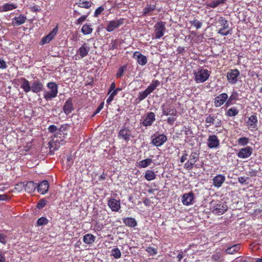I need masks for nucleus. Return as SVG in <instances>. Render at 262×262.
Returning <instances> with one entry per match:
<instances>
[{
    "label": "nucleus",
    "instance_id": "obj_1",
    "mask_svg": "<svg viewBox=\"0 0 262 262\" xmlns=\"http://www.w3.org/2000/svg\"><path fill=\"white\" fill-rule=\"evenodd\" d=\"M47 87L49 90L45 91L43 93V98L47 101L52 100L55 98L58 94V85L54 82H50L47 83Z\"/></svg>",
    "mask_w": 262,
    "mask_h": 262
},
{
    "label": "nucleus",
    "instance_id": "obj_2",
    "mask_svg": "<svg viewBox=\"0 0 262 262\" xmlns=\"http://www.w3.org/2000/svg\"><path fill=\"white\" fill-rule=\"evenodd\" d=\"M227 206L220 201H212L210 203V209L211 212L216 215L224 214L227 210Z\"/></svg>",
    "mask_w": 262,
    "mask_h": 262
},
{
    "label": "nucleus",
    "instance_id": "obj_3",
    "mask_svg": "<svg viewBox=\"0 0 262 262\" xmlns=\"http://www.w3.org/2000/svg\"><path fill=\"white\" fill-rule=\"evenodd\" d=\"M194 80L197 83H203L208 80L210 72L208 70L199 69L196 72L194 73Z\"/></svg>",
    "mask_w": 262,
    "mask_h": 262
},
{
    "label": "nucleus",
    "instance_id": "obj_4",
    "mask_svg": "<svg viewBox=\"0 0 262 262\" xmlns=\"http://www.w3.org/2000/svg\"><path fill=\"white\" fill-rule=\"evenodd\" d=\"M155 38L160 39L164 35L166 31L165 23L163 21H159L155 26Z\"/></svg>",
    "mask_w": 262,
    "mask_h": 262
},
{
    "label": "nucleus",
    "instance_id": "obj_5",
    "mask_svg": "<svg viewBox=\"0 0 262 262\" xmlns=\"http://www.w3.org/2000/svg\"><path fill=\"white\" fill-rule=\"evenodd\" d=\"M240 73L237 69H232L227 74V78L228 82L231 84H235L238 81Z\"/></svg>",
    "mask_w": 262,
    "mask_h": 262
},
{
    "label": "nucleus",
    "instance_id": "obj_6",
    "mask_svg": "<svg viewBox=\"0 0 262 262\" xmlns=\"http://www.w3.org/2000/svg\"><path fill=\"white\" fill-rule=\"evenodd\" d=\"M253 148L250 146H246L239 149L236 155L239 158L247 159L251 156Z\"/></svg>",
    "mask_w": 262,
    "mask_h": 262
},
{
    "label": "nucleus",
    "instance_id": "obj_7",
    "mask_svg": "<svg viewBox=\"0 0 262 262\" xmlns=\"http://www.w3.org/2000/svg\"><path fill=\"white\" fill-rule=\"evenodd\" d=\"M124 19L120 18L119 19L112 20L108 23L106 30L107 32H111L119 28L123 24Z\"/></svg>",
    "mask_w": 262,
    "mask_h": 262
},
{
    "label": "nucleus",
    "instance_id": "obj_8",
    "mask_svg": "<svg viewBox=\"0 0 262 262\" xmlns=\"http://www.w3.org/2000/svg\"><path fill=\"white\" fill-rule=\"evenodd\" d=\"M167 140V137L164 134L154 135L151 140V143L157 147L162 146Z\"/></svg>",
    "mask_w": 262,
    "mask_h": 262
},
{
    "label": "nucleus",
    "instance_id": "obj_9",
    "mask_svg": "<svg viewBox=\"0 0 262 262\" xmlns=\"http://www.w3.org/2000/svg\"><path fill=\"white\" fill-rule=\"evenodd\" d=\"M118 137L119 139L123 140L126 142H128L133 136L130 133V130L127 128L124 127L119 130Z\"/></svg>",
    "mask_w": 262,
    "mask_h": 262
},
{
    "label": "nucleus",
    "instance_id": "obj_10",
    "mask_svg": "<svg viewBox=\"0 0 262 262\" xmlns=\"http://www.w3.org/2000/svg\"><path fill=\"white\" fill-rule=\"evenodd\" d=\"M107 205L112 211L117 212L121 208L120 201L114 198H110L107 200Z\"/></svg>",
    "mask_w": 262,
    "mask_h": 262
},
{
    "label": "nucleus",
    "instance_id": "obj_11",
    "mask_svg": "<svg viewBox=\"0 0 262 262\" xmlns=\"http://www.w3.org/2000/svg\"><path fill=\"white\" fill-rule=\"evenodd\" d=\"M228 96L226 93H222L216 96L214 99V104L216 107L221 106L225 102H227Z\"/></svg>",
    "mask_w": 262,
    "mask_h": 262
},
{
    "label": "nucleus",
    "instance_id": "obj_12",
    "mask_svg": "<svg viewBox=\"0 0 262 262\" xmlns=\"http://www.w3.org/2000/svg\"><path fill=\"white\" fill-rule=\"evenodd\" d=\"M220 141L215 135H210L207 139V145L210 148H216L219 146Z\"/></svg>",
    "mask_w": 262,
    "mask_h": 262
},
{
    "label": "nucleus",
    "instance_id": "obj_13",
    "mask_svg": "<svg viewBox=\"0 0 262 262\" xmlns=\"http://www.w3.org/2000/svg\"><path fill=\"white\" fill-rule=\"evenodd\" d=\"M194 194L192 192L184 193L182 197V202L184 205L189 206L193 203Z\"/></svg>",
    "mask_w": 262,
    "mask_h": 262
},
{
    "label": "nucleus",
    "instance_id": "obj_14",
    "mask_svg": "<svg viewBox=\"0 0 262 262\" xmlns=\"http://www.w3.org/2000/svg\"><path fill=\"white\" fill-rule=\"evenodd\" d=\"M162 114L165 116H175L177 111L172 107L168 106L166 104H163L161 106Z\"/></svg>",
    "mask_w": 262,
    "mask_h": 262
},
{
    "label": "nucleus",
    "instance_id": "obj_15",
    "mask_svg": "<svg viewBox=\"0 0 262 262\" xmlns=\"http://www.w3.org/2000/svg\"><path fill=\"white\" fill-rule=\"evenodd\" d=\"M43 87L42 83L38 79L31 83V91L34 93H38L42 91Z\"/></svg>",
    "mask_w": 262,
    "mask_h": 262
},
{
    "label": "nucleus",
    "instance_id": "obj_16",
    "mask_svg": "<svg viewBox=\"0 0 262 262\" xmlns=\"http://www.w3.org/2000/svg\"><path fill=\"white\" fill-rule=\"evenodd\" d=\"M90 51L88 44L84 43L77 50V54L80 56V58L86 56Z\"/></svg>",
    "mask_w": 262,
    "mask_h": 262
},
{
    "label": "nucleus",
    "instance_id": "obj_17",
    "mask_svg": "<svg viewBox=\"0 0 262 262\" xmlns=\"http://www.w3.org/2000/svg\"><path fill=\"white\" fill-rule=\"evenodd\" d=\"M155 121V115L153 112L148 113L142 122V124L144 126H149L152 125Z\"/></svg>",
    "mask_w": 262,
    "mask_h": 262
},
{
    "label": "nucleus",
    "instance_id": "obj_18",
    "mask_svg": "<svg viewBox=\"0 0 262 262\" xmlns=\"http://www.w3.org/2000/svg\"><path fill=\"white\" fill-rule=\"evenodd\" d=\"M133 57L134 59L137 60L140 65L144 66L147 63V60L146 57L142 55L140 52H135Z\"/></svg>",
    "mask_w": 262,
    "mask_h": 262
},
{
    "label": "nucleus",
    "instance_id": "obj_19",
    "mask_svg": "<svg viewBox=\"0 0 262 262\" xmlns=\"http://www.w3.org/2000/svg\"><path fill=\"white\" fill-rule=\"evenodd\" d=\"M225 180L226 178L224 175L221 174H217L213 179V184L214 187L220 188L225 182Z\"/></svg>",
    "mask_w": 262,
    "mask_h": 262
},
{
    "label": "nucleus",
    "instance_id": "obj_20",
    "mask_svg": "<svg viewBox=\"0 0 262 262\" xmlns=\"http://www.w3.org/2000/svg\"><path fill=\"white\" fill-rule=\"evenodd\" d=\"M37 191L42 194L47 192L49 189V183L47 181L44 180L37 184Z\"/></svg>",
    "mask_w": 262,
    "mask_h": 262
},
{
    "label": "nucleus",
    "instance_id": "obj_21",
    "mask_svg": "<svg viewBox=\"0 0 262 262\" xmlns=\"http://www.w3.org/2000/svg\"><path fill=\"white\" fill-rule=\"evenodd\" d=\"M27 20V17L24 14H20L18 16H15L12 19V25L13 26H18L24 24Z\"/></svg>",
    "mask_w": 262,
    "mask_h": 262
},
{
    "label": "nucleus",
    "instance_id": "obj_22",
    "mask_svg": "<svg viewBox=\"0 0 262 262\" xmlns=\"http://www.w3.org/2000/svg\"><path fill=\"white\" fill-rule=\"evenodd\" d=\"M57 33V27L54 28L48 35L41 39L42 45L49 42Z\"/></svg>",
    "mask_w": 262,
    "mask_h": 262
},
{
    "label": "nucleus",
    "instance_id": "obj_23",
    "mask_svg": "<svg viewBox=\"0 0 262 262\" xmlns=\"http://www.w3.org/2000/svg\"><path fill=\"white\" fill-rule=\"evenodd\" d=\"M60 145V142L57 139L56 140L53 139L52 141H50L48 143V147L50 148V152L53 154L55 151L59 148Z\"/></svg>",
    "mask_w": 262,
    "mask_h": 262
},
{
    "label": "nucleus",
    "instance_id": "obj_24",
    "mask_svg": "<svg viewBox=\"0 0 262 262\" xmlns=\"http://www.w3.org/2000/svg\"><path fill=\"white\" fill-rule=\"evenodd\" d=\"M64 113L68 115L74 110V107L72 103V100L71 98L67 100L63 107Z\"/></svg>",
    "mask_w": 262,
    "mask_h": 262
},
{
    "label": "nucleus",
    "instance_id": "obj_25",
    "mask_svg": "<svg viewBox=\"0 0 262 262\" xmlns=\"http://www.w3.org/2000/svg\"><path fill=\"white\" fill-rule=\"evenodd\" d=\"M257 119L255 115L251 116L247 122V125L249 128L251 129H254L257 127Z\"/></svg>",
    "mask_w": 262,
    "mask_h": 262
},
{
    "label": "nucleus",
    "instance_id": "obj_26",
    "mask_svg": "<svg viewBox=\"0 0 262 262\" xmlns=\"http://www.w3.org/2000/svg\"><path fill=\"white\" fill-rule=\"evenodd\" d=\"M17 8V5L13 3H5L0 7V12L13 10Z\"/></svg>",
    "mask_w": 262,
    "mask_h": 262
},
{
    "label": "nucleus",
    "instance_id": "obj_27",
    "mask_svg": "<svg viewBox=\"0 0 262 262\" xmlns=\"http://www.w3.org/2000/svg\"><path fill=\"white\" fill-rule=\"evenodd\" d=\"M20 81V88L25 93H28L31 91V84L30 82L25 78H21Z\"/></svg>",
    "mask_w": 262,
    "mask_h": 262
},
{
    "label": "nucleus",
    "instance_id": "obj_28",
    "mask_svg": "<svg viewBox=\"0 0 262 262\" xmlns=\"http://www.w3.org/2000/svg\"><path fill=\"white\" fill-rule=\"evenodd\" d=\"M123 223L129 227L134 228L137 225L136 220L133 217H125L123 219Z\"/></svg>",
    "mask_w": 262,
    "mask_h": 262
},
{
    "label": "nucleus",
    "instance_id": "obj_29",
    "mask_svg": "<svg viewBox=\"0 0 262 262\" xmlns=\"http://www.w3.org/2000/svg\"><path fill=\"white\" fill-rule=\"evenodd\" d=\"M37 188V184L33 181H29L25 185V191L28 193H32Z\"/></svg>",
    "mask_w": 262,
    "mask_h": 262
},
{
    "label": "nucleus",
    "instance_id": "obj_30",
    "mask_svg": "<svg viewBox=\"0 0 262 262\" xmlns=\"http://www.w3.org/2000/svg\"><path fill=\"white\" fill-rule=\"evenodd\" d=\"M241 248L239 244H235L231 247H228L226 250V253L228 254H233L237 252Z\"/></svg>",
    "mask_w": 262,
    "mask_h": 262
},
{
    "label": "nucleus",
    "instance_id": "obj_31",
    "mask_svg": "<svg viewBox=\"0 0 262 262\" xmlns=\"http://www.w3.org/2000/svg\"><path fill=\"white\" fill-rule=\"evenodd\" d=\"M96 239V237L90 233L85 234L83 238V242L88 245L93 243Z\"/></svg>",
    "mask_w": 262,
    "mask_h": 262
},
{
    "label": "nucleus",
    "instance_id": "obj_32",
    "mask_svg": "<svg viewBox=\"0 0 262 262\" xmlns=\"http://www.w3.org/2000/svg\"><path fill=\"white\" fill-rule=\"evenodd\" d=\"M152 160L150 158H147L140 161L138 163V166L140 168H146L152 163Z\"/></svg>",
    "mask_w": 262,
    "mask_h": 262
},
{
    "label": "nucleus",
    "instance_id": "obj_33",
    "mask_svg": "<svg viewBox=\"0 0 262 262\" xmlns=\"http://www.w3.org/2000/svg\"><path fill=\"white\" fill-rule=\"evenodd\" d=\"M156 174L155 171L151 170H147L144 175L145 179L147 181H152L156 178Z\"/></svg>",
    "mask_w": 262,
    "mask_h": 262
},
{
    "label": "nucleus",
    "instance_id": "obj_34",
    "mask_svg": "<svg viewBox=\"0 0 262 262\" xmlns=\"http://www.w3.org/2000/svg\"><path fill=\"white\" fill-rule=\"evenodd\" d=\"M159 81H158V80H154L149 84V85L147 88L146 90L150 94L157 88V86L159 85Z\"/></svg>",
    "mask_w": 262,
    "mask_h": 262
},
{
    "label": "nucleus",
    "instance_id": "obj_35",
    "mask_svg": "<svg viewBox=\"0 0 262 262\" xmlns=\"http://www.w3.org/2000/svg\"><path fill=\"white\" fill-rule=\"evenodd\" d=\"M93 31L92 25L90 24H85L81 29V32L84 35L90 34Z\"/></svg>",
    "mask_w": 262,
    "mask_h": 262
},
{
    "label": "nucleus",
    "instance_id": "obj_36",
    "mask_svg": "<svg viewBox=\"0 0 262 262\" xmlns=\"http://www.w3.org/2000/svg\"><path fill=\"white\" fill-rule=\"evenodd\" d=\"M199 153L197 151H192L189 156L188 161L194 165L195 163L199 160Z\"/></svg>",
    "mask_w": 262,
    "mask_h": 262
},
{
    "label": "nucleus",
    "instance_id": "obj_37",
    "mask_svg": "<svg viewBox=\"0 0 262 262\" xmlns=\"http://www.w3.org/2000/svg\"><path fill=\"white\" fill-rule=\"evenodd\" d=\"M76 4L80 8L86 9H88L91 6V3L85 0H79Z\"/></svg>",
    "mask_w": 262,
    "mask_h": 262
},
{
    "label": "nucleus",
    "instance_id": "obj_38",
    "mask_svg": "<svg viewBox=\"0 0 262 262\" xmlns=\"http://www.w3.org/2000/svg\"><path fill=\"white\" fill-rule=\"evenodd\" d=\"M217 21L220 24V26L223 29H229V24L228 20L223 16H220Z\"/></svg>",
    "mask_w": 262,
    "mask_h": 262
},
{
    "label": "nucleus",
    "instance_id": "obj_39",
    "mask_svg": "<svg viewBox=\"0 0 262 262\" xmlns=\"http://www.w3.org/2000/svg\"><path fill=\"white\" fill-rule=\"evenodd\" d=\"M238 96V94L236 91H233L226 103V105L228 106L231 105L232 101L236 100Z\"/></svg>",
    "mask_w": 262,
    "mask_h": 262
},
{
    "label": "nucleus",
    "instance_id": "obj_40",
    "mask_svg": "<svg viewBox=\"0 0 262 262\" xmlns=\"http://www.w3.org/2000/svg\"><path fill=\"white\" fill-rule=\"evenodd\" d=\"M226 0H216L211 2L210 3L207 4V6L212 8H215L218 6L224 4Z\"/></svg>",
    "mask_w": 262,
    "mask_h": 262
},
{
    "label": "nucleus",
    "instance_id": "obj_41",
    "mask_svg": "<svg viewBox=\"0 0 262 262\" xmlns=\"http://www.w3.org/2000/svg\"><path fill=\"white\" fill-rule=\"evenodd\" d=\"M156 9L155 5H151L150 4H147L145 8L143 11V15H146L151 12L153 11Z\"/></svg>",
    "mask_w": 262,
    "mask_h": 262
},
{
    "label": "nucleus",
    "instance_id": "obj_42",
    "mask_svg": "<svg viewBox=\"0 0 262 262\" xmlns=\"http://www.w3.org/2000/svg\"><path fill=\"white\" fill-rule=\"evenodd\" d=\"M127 66L123 65L120 67L118 69V70L116 73V76L117 78H121L123 75L125 71L126 70Z\"/></svg>",
    "mask_w": 262,
    "mask_h": 262
},
{
    "label": "nucleus",
    "instance_id": "obj_43",
    "mask_svg": "<svg viewBox=\"0 0 262 262\" xmlns=\"http://www.w3.org/2000/svg\"><path fill=\"white\" fill-rule=\"evenodd\" d=\"M249 142V139L247 137H241L237 140L238 145L245 146Z\"/></svg>",
    "mask_w": 262,
    "mask_h": 262
},
{
    "label": "nucleus",
    "instance_id": "obj_44",
    "mask_svg": "<svg viewBox=\"0 0 262 262\" xmlns=\"http://www.w3.org/2000/svg\"><path fill=\"white\" fill-rule=\"evenodd\" d=\"M148 95H149V94L145 90L143 92H139L137 99L139 100V102H141L145 99Z\"/></svg>",
    "mask_w": 262,
    "mask_h": 262
},
{
    "label": "nucleus",
    "instance_id": "obj_45",
    "mask_svg": "<svg viewBox=\"0 0 262 262\" xmlns=\"http://www.w3.org/2000/svg\"><path fill=\"white\" fill-rule=\"evenodd\" d=\"M111 253L112 255L115 258H119L121 256V253L117 247L112 249Z\"/></svg>",
    "mask_w": 262,
    "mask_h": 262
},
{
    "label": "nucleus",
    "instance_id": "obj_46",
    "mask_svg": "<svg viewBox=\"0 0 262 262\" xmlns=\"http://www.w3.org/2000/svg\"><path fill=\"white\" fill-rule=\"evenodd\" d=\"M238 113V110L235 107H232L228 110L226 115L228 116L233 117L236 116Z\"/></svg>",
    "mask_w": 262,
    "mask_h": 262
},
{
    "label": "nucleus",
    "instance_id": "obj_47",
    "mask_svg": "<svg viewBox=\"0 0 262 262\" xmlns=\"http://www.w3.org/2000/svg\"><path fill=\"white\" fill-rule=\"evenodd\" d=\"M218 33L222 36H227L229 34H231V29H223V28H221L218 31Z\"/></svg>",
    "mask_w": 262,
    "mask_h": 262
},
{
    "label": "nucleus",
    "instance_id": "obj_48",
    "mask_svg": "<svg viewBox=\"0 0 262 262\" xmlns=\"http://www.w3.org/2000/svg\"><path fill=\"white\" fill-rule=\"evenodd\" d=\"M190 24L197 29L201 28L202 26V23L196 19H194L193 20L190 21Z\"/></svg>",
    "mask_w": 262,
    "mask_h": 262
},
{
    "label": "nucleus",
    "instance_id": "obj_49",
    "mask_svg": "<svg viewBox=\"0 0 262 262\" xmlns=\"http://www.w3.org/2000/svg\"><path fill=\"white\" fill-rule=\"evenodd\" d=\"M48 221L47 219L44 217H41L39 218L37 222V224L38 226L46 225L48 224Z\"/></svg>",
    "mask_w": 262,
    "mask_h": 262
},
{
    "label": "nucleus",
    "instance_id": "obj_50",
    "mask_svg": "<svg viewBox=\"0 0 262 262\" xmlns=\"http://www.w3.org/2000/svg\"><path fill=\"white\" fill-rule=\"evenodd\" d=\"M205 122L207 123H208V125H207V126H209L211 124H213L214 122V118L211 115L208 116L206 117L205 119Z\"/></svg>",
    "mask_w": 262,
    "mask_h": 262
},
{
    "label": "nucleus",
    "instance_id": "obj_51",
    "mask_svg": "<svg viewBox=\"0 0 262 262\" xmlns=\"http://www.w3.org/2000/svg\"><path fill=\"white\" fill-rule=\"evenodd\" d=\"M146 251L150 255H155L157 254V249L153 247H148L146 249Z\"/></svg>",
    "mask_w": 262,
    "mask_h": 262
},
{
    "label": "nucleus",
    "instance_id": "obj_52",
    "mask_svg": "<svg viewBox=\"0 0 262 262\" xmlns=\"http://www.w3.org/2000/svg\"><path fill=\"white\" fill-rule=\"evenodd\" d=\"M46 203V200H45V199H41L38 201L37 207L39 209H41L45 206Z\"/></svg>",
    "mask_w": 262,
    "mask_h": 262
},
{
    "label": "nucleus",
    "instance_id": "obj_53",
    "mask_svg": "<svg viewBox=\"0 0 262 262\" xmlns=\"http://www.w3.org/2000/svg\"><path fill=\"white\" fill-rule=\"evenodd\" d=\"M88 17V15H82L78 19H77L76 24L77 25L81 24L83 21L85 20Z\"/></svg>",
    "mask_w": 262,
    "mask_h": 262
},
{
    "label": "nucleus",
    "instance_id": "obj_54",
    "mask_svg": "<svg viewBox=\"0 0 262 262\" xmlns=\"http://www.w3.org/2000/svg\"><path fill=\"white\" fill-rule=\"evenodd\" d=\"M103 106H104V102H101L99 104V106L97 108V109L96 110V111L94 113V114H93L92 116L94 117L96 114L99 113L101 111V110L103 108Z\"/></svg>",
    "mask_w": 262,
    "mask_h": 262
},
{
    "label": "nucleus",
    "instance_id": "obj_55",
    "mask_svg": "<svg viewBox=\"0 0 262 262\" xmlns=\"http://www.w3.org/2000/svg\"><path fill=\"white\" fill-rule=\"evenodd\" d=\"M104 10V8L102 7H98L95 11L94 16L98 17Z\"/></svg>",
    "mask_w": 262,
    "mask_h": 262
},
{
    "label": "nucleus",
    "instance_id": "obj_56",
    "mask_svg": "<svg viewBox=\"0 0 262 262\" xmlns=\"http://www.w3.org/2000/svg\"><path fill=\"white\" fill-rule=\"evenodd\" d=\"M7 236L3 233H0V243L5 244L7 242Z\"/></svg>",
    "mask_w": 262,
    "mask_h": 262
},
{
    "label": "nucleus",
    "instance_id": "obj_57",
    "mask_svg": "<svg viewBox=\"0 0 262 262\" xmlns=\"http://www.w3.org/2000/svg\"><path fill=\"white\" fill-rule=\"evenodd\" d=\"M7 68L6 62L2 58H0V69H6Z\"/></svg>",
    "mask_w": 262,
    "mask_h": 262
},
{
    "label": "nucleus",
    "instance_id": "obj_58",
    "mask_svg": "<svg viewBox=\"0 0 262 262\" xmlns=\"http://www.w3.org/2000/svg\"><path fill=\"white\" fill-rule=\"evenodd\" d=\"M186 251H180L179 252L177 256V258L178 259V261H181L182 259L185 256Z\"/></svg>",
    "mask_w": 262,
    "mask_h": 262
},
{
    "label": "nucleus",
    "instance_id": "obj_59",
    "mask_svg": "<svg viewBox=\"0 0 262 262\" xmlns=\"http://www.w3.org/2000/svg\"><path fill=\"white\" fill-rule=\"evenodd\" d=\"M193 166L194 165H193L192 163L190 162L189 161L186 162V163L184 164V168L187 170H191L192 169Z\"/></svg>",
    "mask_w": 262,
    "mask_h": 262
},
{
    "label": "nucleus",
    "instance_id": "obj_60",
    "mask_svg": "<svg viewBox=\"0 0 262 262\" xmlns=\"http://www.w3.org/2000/svg\"><path fill=\"white\" fill-rule=\"evenodd\" d=\"M48 130L51 133H56L58 131V128L54 125H51L49 126Z\"/></svg>",
    "mask_w": 262,
    "mask_h": 262
},
{
    "label": "nucleus",
    "instance_id": "obj_61",
    "mask_svg": "<svg viewBox=\"0 0 262 262\" xmlns=\"http://www.w3.org/2000/svg\"><path fill=\"white\" fill-rule=\"evenodd\" d=\"M212 258L215 261L219 260L221 258V254L219 252H217L212 255Z\"/></svg>",
    "mask_w": 262,
    "mask_h": 262
},
{
    "label": "nucleus",
    "instance_id": "obj_62",
    "mask_svg": "<svg viewBox=\"0 0 262 262\" xmlns=\"http://www.w3.org/2000/svg\"><path fill=\"white\" fill-rule=\"evenodd\" d=\"M176 120V118L174 116L168 117L167 119V123L169 124L172 125L174 122Z\"/></svg>",
    "mask_w": 262,
    "mask_h": 262
},
{
    "label": "nucleus",
    "instance_id": "obj_63",
    "mask_svg": "<svg viewBox=\"0 0 262 262\" xmlns=\"http://www.w3.org/2000/svg\"><path fill=\"white\" fill-rule=\"evenodd\" d=\"M187 156L188 155H187V154L186 153V151H184L183 155H182V156L181 157V158L180 159L181 163H184L185 161V160L187 159Z\"/></svg>",
    "mask_w": 262,
    "mask_h": 262
},
{
    "label": "nucleus",
    "instance_id": "obj_64",
    "mask_svg": "<svg viewBox=\"0 0 262 262\" xmlns=\"http://www.w3.org/2000/svg\"><path fill=\"white\" fill-rule=\"evenodd\" d=\"M238 182L241 183V184L245 183L246 181H247V178L245 176L243 177H240L238 178Z\"/></svg>",
    "mask_w": 262,
    "mask_h": 262
}]
</instances>
